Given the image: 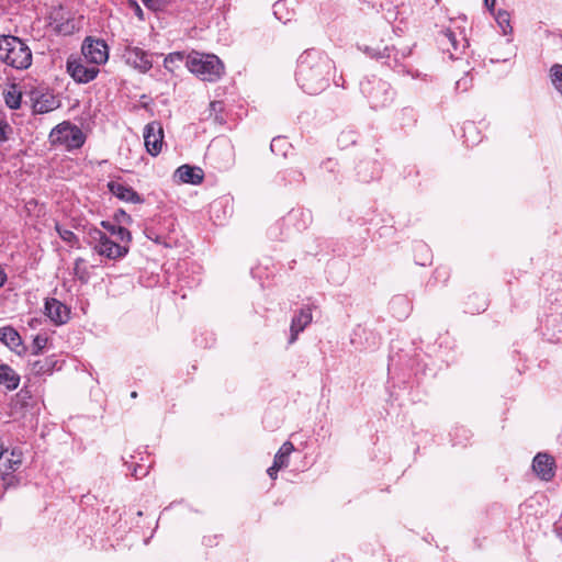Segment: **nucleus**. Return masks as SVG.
Returning a JSON list of instances; mask_svg holds the SVG:
<instances>
[{"label": "nucleus", "instance_id": "nucleus-6", "mask_svg": "<svg viewBox=\"0 0 562 562\" xmlns=\"http://www.w3.org/2000/svg\"><path fill=\"white\" fill-rule=\"evenodd\" d=\"M82 55L94 66L101 65L109 58L108 46L101 40L86 38L82 44Z\"/></svg>", "mask_w": 562, "mask_h": 562}, {"label": "nucleus", "instance_id": "nucleus-40", "mask_svg": "<svg viewBox=\"0 0 562 562\" xmlns=\"http://www.w3.org/2000/svg\"><path fill=\"white\" fill-rule=\"evenodd\" d=\"M216 104H217L216 102H212V103H211V105H212L213 108H215V105H216Z\"/></svg>", "mask_w": 562, "mask_h": 562}, {"label": "nucleus", "instance_id": "nucleus-31", "mask_svg": "<svg viewBox=\"0 0 562 562\" xmlns=\"http://www.w3.org/2000/svg\"><path fill=\"white\" fill-rule=\"evenodd\" d=\"M101 225H102V226H103V227H104V228H105V229H106L111 235H113V236H114L115 234H117V232H116V231H117L119 226H115V225H113V224H111V223H109V222H104V221L101 223Z\"/></svg>", "mask_w": 562, "mask_h": 562}, {"label": "nucleus", "instance_id": "nucleus-28", "mask_svg": "<svg viewBox=\"0 0 562 562\" xmlns=\"http://www.w3.org/2000/svg\"><path fill=\"white\" fill-rule=\"evenodd\" d=\"M116 232H117V234H115L114 236L116 237L117 240H120L121 243H125V244H128L131 241L132 236H131L130 231H127L126 228H124L122 226H119Z\"/></svg>", "mask_w": 562, "mask_h": 562}, {"label": "nucleus", "instance_id": "nucleus-16", "mask_svg": "<svg viewBox=\"0 0 562 562\" xmlns=\"http://www.w3.org/2000/svg\"><path fill=\"white\" fill-rule=\"evenodd\" d=\"M312 322V312L310 308L301 310L300 313L293 317L291 324L290 344L297 339V335Z\"/></svg>", "mask_w": 562, "mask_h": 562}, {"label": "nucleus", "instance_id": "nucleus-32", "mask_svg": "<svg viewBox=\"0 0 562 562\" xmlns=\"http://www.w3.org/2000/svg\"><path fill=\"white\" fill-rule=\"evenodd\" d=\"M468 83H469V81H468L467 78L460 79V80L457 81V88L458 89L461 88L463 90H467L468 89Z\"/></svg>", "mask_w": 562, "mask_h": 562}, {"label": "nucleus", "instance_id": "nucleus-39", "mask_svg": "<svg viewBox=\"0 0 562 562\" xmlns=\"http://www.w3.org/2000/svg\"><path fill=\"white\" fill-rule=\"evenodd\" d=\"M80 262H82V260L81 259H77L76 266H78Z\"/></svg>", "mask_w": 562, "mask_h": 562}, {"label": "nucleus", "instance_id": "nucleus-26", "mask_svg": "<svg viewBox=\"0 0 562 562\" xmlns=\"http://www.w3.org/2000/svg\"><path fill=\"white\" fill-rule=\"evenodd\" d=\"M5 103L10 109H18L21 104V95L16 92L9 91L5 94Z\"/></svg>", "mask_w": 562, "mask_h": 562}, {"label": "nucleus", "instance_id": "nucleus-9", "mask_svg": "<svg viewBox=\"0 0 562 562\" xmlns=\"http://www.w3.org/2000/svg\"><path fill=\"white\" fill-rule=\"evenodd\" d=\"M67 70L74 80L80 83H87L93 80L99 74L97 66H86L80 60H69L67 63Z\"/></svg>", "mask_w": 562, "mask_h": 562}, {"label": "nucleus", "instance_id": "nucleus-29", "mask_svg": "<svg viewBox=\"0 0 562 562\" xmlns=\"http://www.w3.org/2000/svg\"><path fill=\"white\" fill-rule=\"evenodd\" d=\"M9 131H11L10 126L3 120H0V142L8 138L7 134Z\"/></svg>", "mask_w": 562, "mask_h": 562}, {"label": "nucleus", "instance_id": "nucleus-22", "mask_svg": "<svg viewBox=\"0 0 562 562\" xmlns=\"http://www.w3.org/2000/svg\"><path fill=\"white\" fill-rule=\"evenodd\" d=\"M496 21L504 34L512 32L510 18L507 11H498L496 14Z\"/></svg>", "mask_w": 562, "mask_h": 562}, {"label": "nucleus", "instance_id": "nucleus-14", "mask_svg": "<svg viewBox=\"0 0 562 562\" xmlns=\"http://www.w3.org/2000/svg\"><path fill=\"white\" fill-rule=\"evenodd\" d=\"M109 190L120 200L132 202V203H139L142 202V199L139 194L134 191L131 187H127L121 182H109L108 184Z\"/></svg>", "mask_w": 562, "mask_h": 562}, {"label": "nucleus", "instance_id": "nucleus-3", "mask_svg": "<svg viewBox=\"0 0 562 562\" xmlns=\"http://www.w3.org/2000/svg\"><path fill=\"white\" fill-rule=\"evenodd\" d=\"M0 59L13 68L26 69L32 64V53L19 37L1 35Z\"/></svg>", "mask_w": 562, "mask_h": 562}, {"label": "nucleus", "instance_id": "nucleus-18", "mask_svg": "<svg viewBox=\"0 0 562 562\" xmlns=\"http://www.w3.org/2000/svg\"><path fill=\"white\" fill-rule=\"evenodd\" d=\"M0 384L9 391L15 390L20 384V375L8 364H0Z\"/></svg>", "mask_w": 562, "mask_h": 562}, {"label": "nucleus", "instance_id": "nucleus-10", "mask_svg": "<svg viewBox=\"0 0 562 562\" xmlns=\"http://www.w3.org/2000/svg\"><path fill=\"white\" fill-rule=\"evenodd\" d=\"M535 473L543 481H551L554 477V460L547 453H538L532 461Z\"/></svg>", "mask_w": 562, "mask_h": 562}, {"label": "nucleus", "instance_id": "nucleus-12", "mask_svg": "<svg viewBox=\"0 0 562 562\" xmlns=\"http://www.w3.org/2000/svg\"><path fill=\"white\" fill-rule=\"evenodd\" d=\"M45 314L56 325L65 324L69 319V308L56 299L46 300Z\"/></svg>", "mask_w": 562, "mask_h": 562}, {"label": "nucleus", "instance_id": "nucleus-33", "mask_svg": "<svg viewBox=\"0 0 562 562\" xmlns=\"http://www.w3.org/2000/svg\"><path fill=\"white\" fill-rule=\"evenodd\" d=\"M279 470H280V469H276V468H274V463H273V464L268 469V471H267V472H268V474H269V476H270L271 479H276L277 473H278V471H279Z\"/></svg>", "mask_w": 562, "mask_h": 562}, {"label": "nucleus", "instance_id": "nucleus-17", "mask_svg": "<svg viewBox=\"0 0 562 562\" xmlns=\"http://www.w3.org/2000/svg\"><path fill=\"white\" fill-rule=\"evenodd\" d=\"M0 341L16 353H21L22 340L19 333L10 326L0 328Z\"/></svg>", "mask_w": 562, "mask_h": 562}, {"label": "nucleus", "instance_id": "nucleus-36", "mask_svg": "<svg viewBox=\"0 0 562 562\" xmlns=\"http://www.w3.org/2000/svg\"><path fill=\"white\" fill-rule=\"evenodd\" d=\"M281 140H282V139H280V138H274V139L272 140V143H271V149L273 150V149H274V146H277V145H278V143H280Z\"/></svg>", "mask_w": 562, "mask_h": 562}, {"label": "nucleus", "instance_id": "nucleus-30", "mask_svg": "<svg viewBox=\"0 0 562 562\" xmlns=\"http://www.w3.org/2000/svg\"><path fill=\"white\" fill-rule=\"evenodd\" d=\"M146 8L151 11H161L157 0H142Z\"/></svg>", "mask_w": 562, "mask_h": 562}, {"label": "nucleus", "instance_id": "nucleus-24", "mask_svg": "<svg viewBox=\"0 0 562 562\" xmlns=\"http://www.w3.org/2000/svg\"><path fill=\"white\" fill-rule=\"evenodd\" d=\"M184 59V55L183 53H180V52H176V53H171L169 54L165 60H164V65L165 67L169 70V71H173V65L177 64V63H180Z\"/></svg>", "mask_w": 562, "mask_h": 562}, {"label": "nucleus", "instance_id": "nucleus-2", "mask_svg": "<svg viewBox=\"0 0 562 562\" xmlns=\"http://www.w3.org/2000/svg\"><path fill=\"white\" fill-rule=\"evenodd\" d=\"M186 66L203 81L215 82L224 74V64L214 54L191 52L186 56Z\"/></svg>", "mask_w": 562, "mask_h": 562}, {"label": "nucleus", "instance_id": "nucleus-15", "mask_svg": "<svg viewBox=\"0 0 562 562\" xmlns=\"http://www.w3.org/2000/svg\"><path fill=\"white\" fill-rule=\"evenodd\" d=\"M176 176L183 183L199 184L203 180V171L199 167L183 165L176 171Z\"/></svg>", "mask_w": 562, "mask_h": 562}, {"label": "nucleus", "instance_id": "nucleus-11", "mask_svg": "<svg viewBox=\"0 0 562 562\" xmlns=\"http://www.w3.org/2000/svg\"><path fill=\"white\" fill-rule=\"evenodd\" d=\"M438 41L440 46L450 53L451 58H454L456 53L464 50L468 46V41L464 37L458 38L450 29L442 31Z\"/></svg>", "mask_w": 562, "mask_h": 562}, {"label": "nucleus", "instance_id": "nucleus-1", "mask_svg": "<svg viewBox=\"0 0 562 562\" xmlns=\"http://www.w3.org/2000/svg\"><path fill=\"white\" fill-rule=\"evenodd\" d=\"M330 68L331 61L327 56L317 50H307L300 56L296 80L305 92L316 94L327 86Z\"/></svg>", "mask_w": 562, "mask_h": 562}, {"label": "nucleus", "instance_id": "nucleus-5", "mask_svg": "<svg viewBox=\"0 0 562 562\" xmlns=\"http://www.w3.org/2000/svg\"><path fill=\"white\" fill-rule=\"evenodd\" d=\"M89 244L95 252L109 259H117L124 257L128 249L125 245H121L110 239L105 233L99 229L89 232Z\"/></svg>", "mask_w": 562, "mask_h": 562}, {"label": "nucleus", "instance_id": "nucleus-27", "mask_svg": "<svg viewBox=\"0 0 562 562\" xmlns=\"http://www.w3.org/2000/svg\"><path fill=\"white\" fill-rule=\"evenodd\" d=\"M47 337L37 335L33 339V350L35 355H38L47 345Z\"/></svg>", "mask_w": 562, "mask_h": 562}, {"label": "nucleus", "instance_id": "nucleus-34", "mask_svg": "<svg viewBox=\"0 0 562 562\" xmlns=\"http://www.w3.org/2000/svg\"><path fill=\"white\" fill-rule=\"evenodd\" d=\"M484 3L486 5V8H488L490 10H493V8L495 7L496 0H484Z\"/></svg>", "mask_w": 562, "mask_h": 562}, {"label": "nucleus", "instance_id": "nucleus-23", "mask_svg": "<svg viewBox=\"0 0 562 562\" xmlns=\"http://www.w3.org/2000/svg\"><path fill=\"white\" fill-rule=\"evenodd\" d=\"M56 231L59 235V237L66 241L67 244H69L70 246H74L75 244H77L78 241V238L77 236L69 229L67 228H63L61 226H59L58 224L56 225Z\"/></svg>", "mask_w": 562, "mask_h": 562}, {"label": "nucleus", "instance_id": "nucleus-20", "mask_svg": "<svg viewBox=\"0 0 562 562\" xmlns=\"http://www.w3.org/2000/svg\"><path fill=\"white\" fill-rule=\"evenodd\" d=\"M294 446L290 441H285L279 451L274 456V468L276 469H282L285 468L289 464V457L293 452Z\"/></svg>", "mask_w": 562, "mask_h": 562}, {"label": "nucleus", "instance_id": "nucleus-21", "mask_svg": "<svg viewBox=\"0 0 562 562\" xmlns=\"http://www.w3.org/2000/svg\"><path fill=\"white\" fill-rule=\"evenodd\" d=\"M551 82L554 88L562 94V65L554 64L550 69Z\"/></svg>", "mask_w": 562, "mask_h": 562}, {"label": "nucleus", "instance_id": "nucleus-25", "mask_svg": "<svg viewBox=\"0 0 562 562\" xmlns=\"http://www.w3.org/2000/svg\"><path fill=\"white\" fill-rule=\"evenodd\" d=\"M55 109L54 100H37L34 104V110L38 113H47Z\"/></svg>", "mask_w": 562, "mask_h": 562}, {"label": "nucleus", "instance_id": "nucleus-7", "mask_svg": "<svg viewBox=\"0 0 562 562\" xmlns=\"http://www.w3.org/2000/svg\"><path fill=\"white\" fill-rule=\"evenodd\" d=\"M144 142L147 151L151 156H157L160 153L164 142V131L159 123L151 122L145 126Z\"/></svg>", "mask_w": 562, "mask_h": 562}, {"label": "nucleus", "instance_id": "nucleus-37", "mask_svg": "<svg viewBox=\"0 0 562 562\" xmlns=\"http://www.w3.org/2000/svg\"><path fill=\"white\" fill-rule=\"evenodd\" d=\"M135 7H136V13L139 18H142V9L137 5V3H135Z\"/></svg>", "mask_w": 562, "mask_h": 562}, {"label": "nucleus", "instance_id": "nucleus-13", "mask_svg": "<svg viewBox=\"0 0 562 562\" xmlns=\"http://www.w3.org/2000/svg\"><path fill=\"white\" fill-rule=\"evenodd\" d=\"M22 457L20 449L8 451L3 448V452H0V474L7 475L16 471L22 464Z\"/></svg>", "mask_w": 562, "mask_h": 562}, {"label": "nucleus", "instance_id": "nucleus-8", "mask_svg": "<svg viewBox=\"0 0 562 562\" xmlns=\"http://www.w3.org/2000/svg\"><path fill=\"white\" fill-rule=\"evenodd\" d=\"M123 57L130 66L140 72H147L153 67L149 55L138 47L127 45L124 49Z\"/></svg>", "mask_w": 562, "mask_h": 562}, {"label": "nucleus", "instance_id": "nucleus-38", "mask_svg": "<svg viewBox=\"0 0 562 562\" xmlns=\"http://www.w3.org/2000/svg\"><path fill=\"white\" fill-rule=\"evenodd\" d=\"M131 396H132L133 398H135V397H137V393L134 391V392H132Z\"/></svg>", "mask_w": 562, "mask_h": 562}, {"label": "nucleus", "instance_id": "nucleus-4", "mask_svg": "<svg viewBox=\"0 0 562 562\" xmlns=\"http://www.w3.org/2000/svg\"><path fill=\"white\" fill-rule=\"evenodd\" d=\"M49 139L52 144L61 145L70 150L83 145L85 135L78 126L69 122H63L52 130Z\"/></svg>", "mask_w": 562, "mask_h": 562}, {"label": "nucleus", "instance_id": "nucleus-35", "mask_svg": "<svg viewBox=\"0 0 562 562\" xmlns=\"http://www.w3.org/2000/svg\"><path fill=\"white\" fill-rule=\"evenodd\" d=\"M157 1H158V4L161 10H164L168 4V0H157Z\"/></svg>", "mask_w": 562, "mask_h": 562}, {"label": "nucleus", "instance_id": "nucleus-19", "mask_svg": "<svg viewBox=\"0 0 562 562\" xmlns=\"http://www.w3.org/2000/svg\"><path fill=\"white\" fill-rule=\"evenodd\" d=\"M57 363L55 356L38 359L31 363V372L35 375L49 374L56 369Z\"/></svg>", "mask_w": 562, "mask_h": 562}]
</instances>
